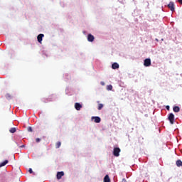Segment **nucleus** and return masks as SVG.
<instances>
[{
	"instance_id": "39448f33",
	"label": "nucleus",
	"mask_w": 182,
	"mask_h": 182,
	"mask_svg": "<svg viewBox=\"0 0 182 182\" xmlns=\"http://www.w3.org/2000/svg\"><path fill=\"white\" fill-rule=\"evenodd\" d=\"M92 119L94 120L95 123H100L102 119L99 117H92Z\"/></svg>"
},
{
	"instance_id": "5701e85b",
	"label": "nucleus",
	"mask_w": 182,
	"mask_h": 182,
	"mask_svg": "<svg viewBox=\"0 0 182 182\" xmlns=\"http://www.w3.org/2000/svg\"><path fill=\"white\" fill-rule=\"evenodd\" d=\"M122 182H127V181L126 180V178H123Z\"/></svg>"
},
{
	"instance_id": "f3484780",
	"label": "nucleus",
	"mask_w": 182,
	"mask_h": 182,
	"mask_svg": "<svg viewBox=\"0 0 182 182\" xmlns=\"http://www.w3.org/2000/svg\"><path fill=\"white\" fill-rule=\"evenodd\" d=\"M107 90H112V89H113V86H112V85H108V86L107 87Z\"/></svg>"
},
{
	"instance_id": "9b49d317",
	"label": "nucleus",
	"mask_w": 182,
	"mask_h": 182,
	"mask_svg": "<svg viewBox=\"0 0 182 182\" xmlns=\"http://www.w3.org/2000/svg\"><path fill=\"white\" fill-rule=\"evenodd\" d=\"M8 163H9L8 160H5L4 162H1L0 164V168L4 167V166H6V164H8Z\"/></svg>"
},
{
	"instance_id": "c85d7f7f",
	"label": "nucleus",
	"mask_w": 182,
	"mask_h": 182,
	"mask_svg": "<svg viewBox=\"0 0 182 182\" xmlns=\"http://www.w3.org/2000/svg\"><path fill=\"white\" fill-rule=\"evenodd\" d=\"M113 154H114V151H113Z\"/></svg>"
},
{
	"instance_id": "dca6fc26",
	"label": "nucleus",
	"mask_w": 182,
	"mask_h": 182,
	"mask_svg": "<svg viewBox=\"0 0 182 182\" xmlns=\"http://www.w3.org/2000/svg\"><path fill=\"white\" fill-rule=\"evenodd\" d=\"M103 104H98V110H102V109H103Z\"/></svg>"
},
{
	"instance_id": "bb28decb",
	"label": "nucleus",
	"mask_w": 182,
	"mask_h": 182,
	"mask_svg": "<svg viewBox=\"0 0 182 182\" xmlns=\"http://www.w3.org/2000/svg\"><path fill=\"white\" fill-rule=\"evenodd\" d=\"M21 147H25V145L21 146Z\"/></svg>"
},
{
	"instance_id": "aec40b11",
	"label": "nucleus",
	"mask_w": 182,
	"mask_h": 182,
	"mask_svg": "<svg viewBox=\"0 0 182 182\" xmlns=\"http://www.w3.org/2000/svg\"><path fill=\"white\" fill-rule=\"evenodd\" d=\"M28 172L30 173V174H32V173H33V171H32V168H29L28 169Z\"/></svg>"
},
{
	"instance_id": "4468645a",
	"label": "nucleus",
	"mask_w": 182,
	"mask_h": 182,
	"mask_svg": "<svg viewBox=\"0 0 182 182\" xmlns=\"http://www.w3.org/2000/svg\"><path fill=\"white\" fill-rule=\"evenodd\" d=\"M10 133H15L16 132V128L12 127L9 129Z\"/></svg>"
},
{
	"instance_id": "0eeeda50",
	"label": "nucleus",
	"mask_w": 182,
	"mask_h": 182,
	"mask_svg": "<svg viewBox=\"0 0 182 182\" xmlns=\"http://www.w3.org/2000/svg\"><path fill=\"white\" fill-rule=\"evenodd\" d=\"M87 41L88 42H93V41H95V36H93L92 34H88Z\"/></svg>"
},
{
	"instance_id": "a211bd4d",
	"label": "nucleus",
	"mask_w": 182,
	"mask_h": 182,
	"mask_svg": "<svg viewBox=\"0 0 182 182\" xmlns=\"http://www.w3.org/2000/svg\"><path fill=\"white\" fill-rule=\"evenodd\" d=\"M114 69H119V63H114Z\"/></svg>"
},
{
	"instance_id": "6ab92c4d",
	"label": "nucleus",
	"mask_w": 182,
	"mask_h": 182,
	"mask_svg": "<svg viewBox=\"0 0 182 182\" xmlns=\"http://www.w3.org/2000/svg\"><path fill=\"white\" fill-rule=\"evenodd\" d=\"M28 132H33V129H32V127H29L28 128Z\"/></svg>"
},
{
	"instance_id": "9d476101",
	"label": "nucleus",
	"mask_w": 182,
	"mask_h": 182,
	"mask_svg": "<svg viewBox=\"0 0 182 182\" xmlns=\"http://www.w3.org/2000/svg\"><path fill=\"white\" fill-rule=\"evenodd\" d=\"M173 112H175V113H178V112H180V107L178 106L173 107Z\"/></svg>"
},
{
	"instance_id": "4be33fe9",
	"label": "nucleus",
	"mask_w": 182,
	"mask_h": 182,
	"mask_svg": "<svg viewBox=\"0 0 182 182\" xmlns=\"http://www.w3.org/2000/svg\"><path fill=\"white\" fill-rule=\"evenodd\" d=\"M114 68H115L114 63H112V69H114Z\"/></svg>"
},
{
	"instance_id": "f257e3e1",
	"label": "nucleus",
	"mask_w": 182,
	"mask_h": 182,
	"mask_svg": "<svg viewBox=\"0 0 182 182\" xmlns=\"http://www.w3.org/2000/svg\"><path fill=\"white\" fill-rule=\"evenodd\" d=\"M144 66H146V68L151 66V60H150V58L145 59L144 61Z\"/></svg>"
},
{
	"instance_id": "412c9836",
	"label": "nucleus",
	"mask_w": 182,
	"mask_h": 182,
	"mask_svg": "<svg viewBox=\"0 0 182 182\" xmlns=\"http://www.w3.org/2000/svg\"><path fill=\"white\" fill-rule=\"evenodd\" d=\"M36 143H39V141H41V139L39 138L36 139Z\"/></svg>"
},
{
	"instance_id": "b1692460",
	"label": "nucleus",
	"mask_w": 182,
	"mask_h": 182,
	"mask_svg": "<svg viewBox=\"0 0 182 182\" xmlns=\"http://www.w3.org/2000/svg\"><path fill=\"white\" fill-rule=\"evenodd\" d=\"M178 2L182 5V0H178Z\"/></svg>"
},
{
	"instance_id": "f8f14e48",
	"label": "nucleus",
	"mask_w": 182,
	"mask_h": 182,
	"mask_svg": "<svg viewBox=\"0 0 182 182\" xmlns=\"http://www.w3.org/2000/svg\"><path fill=\"white\" fill-rule=\"evenodd\" d=\"M176 166H177V167H182L181 160L178 159V160L176 161Z\"/></svg>"
},
{
	"instance_id": "1a4fd4ad",
	"label": "nucleus",
	"mask_w": 182,
	"mask_h": 182,
	"mask_svg": "<svg viewBox=\"0 0 182 182\" xmlns=\"http://www.w3.org/2000/svg\"><path fill=\"white\" fill-rule=\"evenodd\" d=\"M75 108L76 109V110H80L82 109V105H80V103L79 102H76L75 104Z\"/></svg>"
},
{
	"instance_id": "f03ea898",
	"label": "nucleus",
	"mask_w": 182,
	"mask_h": 182,
	"mask_svg": "<svg viewBox=\"0 0 182 182\" xmlns=\"http://www.w3.org/2000/svg\"><path fill=\"white\" fill-rule=\"evenodd\" d=\"M168 119L171 124H174V114L170 113L168 116Z\"/></svg>"
},
{
	"instance_id": "423d86ee",
	"label": "nucleus",
	"mask_w": 182,
	"mask_h": 182,
	"mask_svg": "<svg viewBox=\"0 0 182 182\" xmlns=\"http://www.w3.org/2000/svg\"><path fill=\"white\" fill-rule=\"evenodd\" d=\"M63 176H65V173L63 171L58 172L57 173V178H58V180H60V178H62V177H63Z\"/></svg>"
},
{
	"instance_id": "2eb2a0df",
	"label": "nucleus",
	"mask_w": 182,
	"mask_h": 182,
	"mask_svg": "<svg viewBox=\"0 0 182 182\" xmlns=\"http://www.w3.org/2000/svg\"><path fill=\"white\" fill-rule=\"evenodd\" d=\"M60 146H62V143L60 141H58L55 144L56 149H59V147H60Z\"/></svg>"
},
{
	"instance_id": "393cba45",
	"label": "nucleus",
	"mask_w": 182,
	"mask_h": 182,
	"mask_svg": "<svg viewBox=\"0 0 182 182\" xmlns=\"http://www.w3.org/2000/svg\"><path fill=\"white\" fill-rule=\"evenodd\" d=\"M101 85H102V86H105V82H101Z\"/></svg>"
},
{
	"instance_id": "ddd939ff",
	"label": "nucleus",
	"mask_w": 182,
	"mask_h": 182,
	"mask_svg": "<svg viewBox=\"0 0 182 182\" xmlns=\"http://www.w3.org/2000/svg\"><path fill=\"white\" fill-rule=\"evenodd\" d=\"M104 182H110V178H109V175H106L104 178Z\"/></svg>"
},
{
	"instance_id": "20e7f679",
	"label": "nucleus",
	"mask_w": 182,
	"mask_h": 182,
	"mask_svg": "<svg viewBox=\"0 0 182 182\" xmlns=\"http://www.w3.org/2000/svg\"><path fill=\"white\" fill-rule=\"evenodd\" d=\"M168 8H169V9L171 11V12H174V11H175L174 2L171 1V2L168 4Z\"/></svg>"
},
{
	"instance_id": "cd10ccee",
	"label": "nucleus",
	"mask_w": 182,
	"mask_h": 182,
	"mask_svg": "<svg viewBox=\"0 0 182 182\" xmlns=\"http://www.w3.org/2000/svg\"><path fill=\"white\" fill-rule=\"evenodd\" d=\"M156 41H157V42H159V39H156Z\"/></svg>"
},
{
	"instance_id": "a878e982",
	"label": "nucleus",
	"mask_w": 182,
	"mask_h": 182,
	"mask_svg": "<svg viewBox=\"0 0 182 182\" xmlns=\"http://www.w3.org/2000/svg\"><path fill=\"white\" fill-rule=\"evenodd\" d=\"M166 109H167V110H170V107H169V106H167V107H166Z\"/></svg>"
},
{
	"instance_id": "7ed1b4c3",
	"label": "nucleus",
	"mask_w": 182,
	"mask_h": 182,
	"mask_svg": "<svg viewBox=\"0 0 182 182\" xmlns=\"http://www.w3.org/2000/svg\"><path fill=\"white\" fill-rule=\"evenodd\" d=\"M120 151H122V150L120 149V148L118 147H115L114 148V156L115 157H119V156H120Z\"/></svg>"
},
{
	"instance_id": "6e6552de",
	"label": "nucleus",
	"mask_w": 182,
	"mask_h": 182,
	"mask_svg": "<svg viewBox=\"0 0 182 182\" xmlns=\"http://www.w3.org/2000/svg\"><path fill=\"white\" fill-rule=\"evenodd\" d=\"M45 36V35L43 34H39L38 36H37V39H38V42H39V43H42V39Z\"/></svg>"
}]
</instances>
